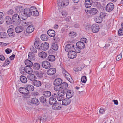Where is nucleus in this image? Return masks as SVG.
Returning a JSON list of instances; mask_svg holds the SVG:
<instances>
[{
    "instance_id": "17",
    "label": "nucleus",
    "mask_w": 123,
    "mask_h": 123,
    "mask_svg": "<svg viewBox=\"0 0 123 123\" xmlns=\"http://www.w3.org/2000/svg\"><path fill=\"white\" fill-rule=\"evenodd\" d=\"M49 47V44L46 42L42 43L41 46V49L44 51H45L47 50Z\"/></svg>"
},
{
    "instance_id": "55",
    "label": "nucleus",
    "mask_w": 123,
    "mask_h": 123,
    "mask_svg": "<svg viewBox=\"0 0 123 123\" xmlns=\"http://www.w3.org/2000/svg\"><path fill=\"white\" fill-rule=\"evenodd\" d=\"M32 94V96H37L39 95V93L37 92H33Z\"/></svg>"
},
{
    "instance_id": "64",
    "label": "nucleus",
    "mask_w": 123,
    "mask_h": 123,
    "mask_svg": "<svg viewBox=\"0 0 123 123\" xmlns=\"http://www.w3.org/2000/svg\"><path fill=\"white\" fill-rule=\"evenodd\" d=\"M39 42L38 41H35L34 43V46H35L36 47H38L39 46Z\"/></svg>"
},
{
    "instance_id": "9",
    "label": "nucleus",
    "mask_w": 123,
    "mask_h": 123,
    "mask_svg": "<svg viewBox=\"0 0 123 123\" xmlns=\"http://www.w3.org/2000/svg\"><path fill=\"white\" fill-rule=\"evenodd\" d=\"M42 67L45 69H48L51 66L50 63L47 61H43L42 62Z\"/></svg>"
},
{
    "instance_id": "31",
    "label": "nucleus",
    "mask_w": 123,
    "mask_h": 123,
    "mask_svg": "<svg viewBox=\"0 0 123 123\" xmlns=\"http://www.w3.org/2000/svg\"><path fill=\"white\" fill-rule=\"evenodd\" d=\"M25 64L27 65V66L31 67L33 65V63L29 60H26L25 61Z\"/></svg>"
},
{
    "instance_id": "22",
    "label": "nucleus",
    "mask_w": 123,
    "mask_h": 123,
    "mask_svg": "<svg viewBox=\"0 0 123 123\" xmlns=\"http://www.w3.org/2000/svg\"><path fill=\"white\" fill-rule=\"evenodd\" d=\"M62 82V80L60 78H58L55 79L54 84L55 85H60Z\"/></svg>"
},
{
    "instance_id": "63",
    "label": "nucleus",
    "mask_w": 123,
    "mask_h": 123,
    "mask_svg": "<svg viewBox=\"0 0 123 123\" xmlns=\"http://www.w3.org/2000/svg\"><path fill=\"white\" fill-rule=\"evenodd\" d=\"M7 13L9 15H12L13 14V10L10 9L8 11Z\"/></svg>"
},
{
    "instance_id": "46",
    "label": "nucleus",
    "mask_w": 123,
    "mask_h": 123,
    "mask_svg": "<svg viewBox=\"0 0 123 123\" xmlns=\"http://www.w3.org/2000/svg\"><path fill=\"white\" fill-rule=\"evenodd\" d=\"M95 20L97 23H101L102 21V19L100 17H97L95 18Z\"/></svg>"
},
{
    "instance_id": "23",
    "label": "nucleus",
    "mask_w": 123,
    "mask_h": 123,
    "mask_svg": "<svg viewBox=\"0 0 123 123\" xmlns=\"http://www.w3.org/2000/svg\"><path fill=\"white\" fill-rule=\"evenodd\" d=\"M28 57L29 59L31 61H34L35 59L34 54L31 52H30L28 54Z\"/></svg>"
},
{
    "instance_id": "8",
    "label": "nucleus",
    "mask_w": 123,
    "mask_h": 123,
    "mask_svg": "<svg viewBox=\"0 0 123 123\" xmlns=\"http://www.w3.org/2000/svg\"><path fill=\"white\" fill-rule=\"evenodd\" d=\"M114 7L113 4L112 3H108L106 6V10L108 12H111L112 10Z\"/></svg>"
},
{
    "instance_id": "40",
    "label": "nucleus",
    "mask_w": 123,
    "mask_h": 123,
    "mask_svg": "<svg viewBox=\"0 0 123 123\" xmlns=\"http://www.w3.org/2000/svg\"><path fill=\"white\" fill-rule=\"evenodd\" d=\"M40 67V65L38 63H35L33 65V68L35 70H38L39 69Z\"/></svg>"
},
{
    "instance_id": "38",
    "label": "nucleus",
    "mask_w": 123,
    "mask_h": 123,
    "mask_svg": "<svg viewBox=\"0 0 123 123\" xmlns=\"http://www.w3.org/2000/svg\"><path fill=\"white\" fill-rule=\"evenodd\" d=\"M23 9V7L21 6H17L16 8V10L18 12H21L22 11Z\"/></svg>"
},
{
    "instance_id": "32",
    "label": "nucleus",
    "mask_w": 123,
    "mask_h": 123,
    "mask_svg": "<svg viewBox=\"0 0 123 123\" xmlns=\"http://www.w3.org/2000/svg\"><path fill=\"white\" fill-rule=\"evenodd\" d=\"M33 84L36 86L39 87L41 85V82L39 81L35 80L33 82Z\"/></svg>"
},
{
    "instance_id": "2",
    "label": "nucleus",
    "mask_w": 123,
    "mask_h": 123,
    "mask_svg": "<svg viewBox=\"0 0 123 123\" xmlns=\"http://www.w3.org/2000/svg\"><path fill=\"white\" fill-rule=\"evenodd\" d=\"M62 72L63 76L68 81L71 82L72 81V79L69 74L64 68L62 69Z\"/></svg>"
},
{
    "instance_id": "41",
    "label": "nucleus",
    "mask_w": 123,
    "mask_h": 123,
    "mask_svg": "<svg viewBox=\"0 0 123 123\" xmlns=\"http://www.w3.org/2000/svg\"><path fill=\"white\" fill-rule=\"evenodd\" d=\"M65 94V93L63 90L59 91L58 92V96L60 97H63Z\"/></svg>"
},
{
    "instance_id": "24",
    "label": "nucleus",
    "mask_w": 123,
    "mask_h": 123,
    "mask_svg": "<svg viewBox=\"0 0 123 123\" xmlns=\"http://www.w3.org/2000/svg\"><path fill=\"white\" fill-rule=\"evenodd\" d=\"M47 33L50 36L53 37L55 35V32L52 30H49L47 31Z\"/></svg>"
},
{
    "instance_id": "59",
    "label": "nucleus",
    "mask_w": 123,
    "mask_h": 123,
    "mask_svg": "<svg viewBox=\"0 0 123 123\" xmlns=\"http://www.w3.org/2000/svg\"><path fill=\"white\" fill-rule=\"evenodd\" d=\"M12 51V50L10 49L9 48H7V49L5 50V52L7 54L10 53Z\"/></svg>"
},
{
    "instance_id": "13",
    "label": "nucleus",
    "mask_w": 123,
    "mask_h": 123,
    "mask_svg": "<svg viewBox=\"0 0 123 123\" xmlns=\"http://www.w3.org/2000/svg\"><path fill=\"white\" fill-rule=\"evenodd\" d=\"M61 107V104L59 103L54 104L52 106V109L56 110L60 109Z\"/></svg>"
},
{
    "instance_id": "26",
    "label": "nucleus",
    "mask_w": 123,
    "mask_h": 123,
    "mask_svg": "<svg viewBox=\"0 0 123 123\" xmlns=\"http://www.w3.org/2000/svg\"><path fill=\"white\" fill-rule=\"evenodd\" d=\"M76 45L77 46L80 48H82L83 49L85 47V45L83 42H81V41H79L77 42L76 44Z\"/></svg>"
},
{
    "instance_id": "12",
    "label": "nucleus",
    "mask_w": 123,
    "mask_h": 123,
    "mask_svg": "<svg viewBox=\"0 0 123 123\" xmlns=\"http://www.w3.org/2000/svg\"><path fill=\"white\" fill-rule=\"evenodd\" d=\"M74 45L73 44H68L67 45L65 48V51L67 52L70 51L74 48Z\"/></svg>"
},
{
    "instance_id": "7",
    "label": "nucleus",
    "mask_w": 123,
    "mask_h": 123,
    "mask_svg": "<svg viewBox=\"0 0 123 123\" xmlns=\"http://www.w3.org/2000/svg\"><path fill=\"white\" fill-rule=\"evenodd\" d=\"M77 53L75 51H71L69 52L68 55V57L71 59L75 58L77 56Z\"/></svg>"
},
{
    "instance_id": "60",
    "label": "nucleus",
    "mask_w": 123,
    "mask_h": 123,
    "mask_svg": "<svg viewBox=\"0 0 123 123\" xmlns=\"http://www.w3.org/2000/svg\"><path fill=\"white\" fill-rule=\"evenodd\" d=\"M99 112L100 113L104 114L105 112L104 108L102 107L100 108L99 111Z\"/></svg>"
},
{
    "instance_id": "61",
    "label": "nucleus",
    "mask_w": 123,
    "mask_h": 123,
    "mask_svg": "<svg viewBox=\"0 0 123 123\" xmlns=\"http://www.w3.org/2000/svg\"><path fill=\"white\" fill-rule=\"evenodd\" d=\"M20 71L21 73L23 74H25V67L23 69H20Z\"/></svg>"
},
{
    "instance_id": "58",
    "label": "nucleus",
    "mask_w": 123,
    "mask_h": 123,
    "mask_svg": "<svg viewBox=\"0 0 123 123\" xmlns=\"http://www.w3.org/2000/svg\"><path fill=\"white\" fill-rule=\"evenodd\" d=\"M63 97H60L58 96L57 97V99L58 101L61 102L63 100Z\"/></svg>"
},
{
    "instance_id": "20",
    "label": "nucleus",
    "mask_w": 123,
    "mask_h": 123,
    "mask_svg": "<svg viewBox=\"0 0 123 123\" xmlns=\"http://www.w3.org/2000/svg\"><path fill=\"white\" fill-rule=\"evenodd\" d=\"M74 94V92L73 91L71 90H69L67 92L66 97L67 98H70L72 97Z\"/></svg>"
},
{
    "instance_id": "37",
    "label": "nucleus",
    "mask_w": 123,
    "mask_h": 123,
    "mask_svg": "<svg viewBox=\"0 0 123 123\" xmlns=\"http://www.w3.org/2000/svg\"><path fill=\"white\" fill-rule=\"evenodd\" d=\"M43 94L45 97H48L51 95V93L49 91H46L43 92Z\"/></svg>"
},
{
    "instance_id": "15",
    "label": "nucleus",
    "mask_w": 123,
    "mask_h": 123,
    "mask_svg": "<svg viewBox=\"0 0 123 123\" xmlns=\"http://www.w3.org/2000/svg\"><path fill=\"white\" fill-rule=\"evenodd\" d=\"M7 32L9 36L11 37H14L15 33L13 29L10 28L7 30Z\"/></svg>"
},
{
    "instance_id": "51",
    "label": "nucleus",
    "mask_w": 123,
    "mask_h": 123,
    "mask_svg": "<svg viewBox=\"0 0 123 123\" xmlns=\"http://www.w3.org/2000/svg\"><path fill=\"white\" fill-rule=\"evenodd\" d=\"M81 81L83 83H86L87 81L86 77L85 76H83L81 78Z\"/></svg>"
},
{
    "instance_id": "16",
    "label": "nucleus",
    "mask_w": 123,
    "mask_h": 123,
    "mask_svg": "<svg viewBox=\"0 0 123 123\" xmlns=\"http://www.w3.org/2000/svg\"><path fill=\"white\" fill-rule=\"evenodd\" d=\"M29 103L31 104H35L37 105H38L39 104V102L37 99L36 98H31L29 101Z\"/></svg>"
},
{
    "instance_id": "29",
    "label": "nucleus",
    "mask_w": 123,
    "mask_h": 123,
    "mask_svg": "<svg viewBox=\"0 0 123 123\" xmlns=\"http://www.w3.org/2000/svg\"><path fill=\"white\" fill-rule=\"evenodd\" d=\"M20 79L21 81L23 83H26L27 81V78L24 76H21L20 77Z\"/></svg>"
},
{
    "instance_id": "42",
    "label": "nucleus",
    "mask_w": 123,
    "mask_h": 123,
    "mask_svg": "<svg viewBox=\"0 0 123 123\" xmlns=\"http://www.w3.org/2000/svg\"><path fill=\"white\" fill-rule=\"evenodd\" d=\"M48 36L45 34H43L41 35V38L43 41H46L48 39Z\"/></svg>"
},
{
    "instance_id": "54",
    "label": "nucleus",
    "mask_w": 123,
    "mask_h": 123,
    "mask_svg": "<svg viewBox=\"0 0 123 123\" xmlns=\"http://www.w3.org/2000/svg\"><path fill=\"white\" fill-rule=\"evenodd\" d=\"M118 35L119 36H121L123 35V29L120 28L118 31Z\"/></svg>"
},
{
    "instance_id": "19",
    "label": "nucleus",
    "mask_w": 123,
    "mask_h": 123,
    "mask_svg": "<svg viewBox=\"0 0 123 123\" xmlns=\"http://www.w3.org/2000/svg\"><path fill=\"white\" fill-rule=\"evenodd\" d=\"M92 0H85V7L87 8H89L91 6L92 4Z\"/></svg>"
},
{
    "instance_id": "11",
    "label": "nucleus",
    "mask_w": 123,
    "mask_h": 123,
    "mask_svg": "<svg viewBox=\"0 0 123 123\" xmlns=\"http://www.w3.org/2000/svg\"><path fill=\"white\" fill-rule=\"evenodd\" d=\"M56 72V69L55 68H51L49 69L47 72L48 75H52L55 74Z\"/></svg>"
},
{
    "instance_id": "18",
    "label": "nucleus",
    "mask_w": 123,
    "mask_h": 123,
    "mask_svg": "<svg viewBox=\"0 0 123 123\" xmlns=\"http://www.w3.org/2000/svg\"><path fill=\"white\" fill-rule=\"evenodd\" d=\"M34 30V27L33 25L28 26L26 29V32L28 33H31Z\"/></svg>"
},
{
    "instance_id": "3",
    "label": "nucleus",
    "mask_w": 123,
    "mask_h": 123,
    "mask_svg": "<svg viewBox=\"0 0 123 123\" xmlns=\"http://www.w3.org/2000/svg\"><path fill=\"white\" fill-rule=\"evenodd\" d=\"M13 23L15 25H18L20 23V19L19 16L17 14L14 15L12 17Z\"/></svg>"
},
{
    "instance_id": "48",
    "label": "nucleus",
    "mask_w": 123,
    "mask_h": 123,
    "mask_svg": "<svg viewBox=\"0 0 123 123\" xmlns=\"http://www.w3.org/2000/svg\"><path fill=\"white\" fill-rule=\"evenodd\" d=\"M76 33L75 32H70L69 34V36L71 38H74L76 36Z\"/></svg>"
},
{
    "instance_id": "10",
    "label": "nucleus",
    "mask_w": 123,
    "mask_h": 123,
    "mask_svg": "<svg viewBox=\"0 0 123 123\" xmlns=\"http://www.w3.org/2000/svg\"><path fill=\"white\" fill-rule=\"evenodd\" d=\"M31 7L30 8H26L24 9V14L27 16H30L32 15L31 11Z\"/></svg>"
},
{
    "instance_id": "5",
    "label": "nucleus",
    "mask_w": 123,
    "mask_h": 123,
    "mask_svg": "<svg viewBox=\"0 0 123 123\" xmlns=\"http://www.w3.org/2000/svg\"><path fill=\"white\" fill-rule=\"evenodd\" d=\"M91 29L92 31L94 33L98 32L100 29L99 25L96 24H93L92 25Z\"/></svg>"
},
{
    "instance_id": "14",
    "label": "nucleus",
    "mask_w": 123,
    "mask_h": 123,
    "mask_svg": "<svg viewBox=\"0 0 123 123\" xmlns=\"http://www.w3.org/2000/svg\"><path fill=\"white\" fill-rule=\"evenodd\" d=\"M19 91L20 93L24 94L27 95L29 93V92L27 89L24 87L19 88Z\"/></svg>"
},
{
    "instance_id": "45",
    "label": "nucleus",
    "mask_w": 123,
    "mask_h": 123,
    "mask_svg": "<svg viewBox=\"0 0 123 123\" xmlns=\"http://www.w3.org/2000/svg\"><path fill=\"white\" fill-rule=\"evenodd\" d=\"M55 58L53 55H49L48 57V60L49 61H53L55 60Z\"/></svg>"
},
{
    "instance_id": "1",
    "label": "nucleus",
    "mask_w": 123,
    "mask_h": 123,
    "mask_svg": "<svg viewBox=\"0 0 123 123\" xmlns=\"http://www.w3.org/2000/svg\"><path fill=\"white\" fill-rule=\"evenodd\" d=\"M57 3L58 7L61 8L68 6L69 4V1L68 0L63 1L58 0Z\"/></svg>"
},
{
    "instance_id": "52",
    "label": "nucleus",
    "mask_w": 123,
    "mask_h": 123,
    "mask_svg": "<svg viewBox=\"0 0 123 123\" xmlns=\"http://www.w3.org/2000/svg\"><path fill=\"white\" fill-rule=\"evenodd\" d=\"M81 49H82V48H80L78 47L77 46L74 48V49L75 51V52L78 53H80V52Z\"/></svg>"
},
{
    "instance_id": "39",
    "label": "nucleus",
    "mask_w": 123,
    "mask_h": 123,
    "mask_svg": "<svg viewBox=\"0 0 123 123\" xmlns=\"http://www.w3.org/2000/svg\"><path fill=\"white\" fill-rule=\"evenodd\" d=\"M37 47L35 46H33L31 47L30 49L32 53H36L37 51Z\"/></svg>"
},
{
    "instance_id": "49",
    "label": "nucleus",
    "mask_w": 123,
    "mask_h": 123,
    "mask_svg": "<svg viewBox=\"0 0 123 123\" xmlns=\"http://www.w3.org/2000/svg\"><path fill=\"white\" fill-rule=\"evenodd\" d=\"M55 90L56 91H59L61 89V87L60 85H55L54 88Z\"/></svg>"
},
{
    "instance_id": "50",
    "label": "nucleus",
    "mask_w": 123,
    "mask_h": 123,
    "mask_svg": "<svg viewBox=\"0 0 123 123\" xmlns=\"http://www.w3.org/2000/svg\"><path fill=\"white\" fill-rule=\"evenodd\" d=\"M40 100L41 102L42 103H44L46 102V99L43 97L42 96L40 98Z\"/></svg>"
},
{
    "instance_id": "33",
    "label": "nucleus",
    "mask_w": 123,
    "mask_h": 123,
    "mask_svg": "<svg viewBox=\"0 0 123 123\" xmlns=\"http://www.w3.org/2000/svg\"><path fill=\"white\" fill-rule=\"evenodd\" d=\"M28 91H33L34 90V86L31 85H27L26 87Z\"/></svg>"
},
{
    "instance_id": "57",
    "label": "nucleus",
    "mask_w": 123,
    "mask_h": 123,
    "mask_svg": "<svg viewBox=\"0 0 123 123\" xmlns=\"http://www.w3.org/2000/svg\"><path fill=\"white\" fill-rule=\"evenodd\" d=\"M62 15L64 17H66L67 15V12L65 11H63L62 12Z\"/></svg>"
},
{
    "instance_id": "6",
    "label": "nucleus",
    "mask_w": 123,
    "mask_h": 123,
    "mask_svg": "<svg viewBox=\"0 0 123 123\" xmlns=\"http://www.w3.org/2000/svg\"><path fill=\"white\" fill-rule=\"evenodd\" d=\"M31 11L32 15L34 16H37L39 15V13L37 9L34 6L31 7Z\"/></svg>"
},
{
    "instance_id": "34",
    "label": "nucleus",
    "mask_w": 123,
    "mask_h": 123,
    "mask_svg": "<svg viewBox=\"0 0 123 123\" xmlns=\"http://www.w3.org/2000/svg\"><path fill=\"white\" fill-rule=\"evenodd\" d=\"M61 89H66L68 86V85L67 83L66 82H63L60 85Z\"/></svg>"
},
{
    "instance_id": "25",
    "label": "nucleus",
    "mask_w": 123,
    "mask_h": 123,
    "mask_svg": "<svg viewBox=\"0 0 123 123\" xmlns=\"http://www.w3.org/2000/svg\"><path fill=\"white\" fill-rule=\"evenodd\" d=\"M31 67L29 66L25 67V72L26 73L29 74L32 73L33 70Z\"/></svg>"
},
{
    "instance_id": "4",
    "label": "nucleus",
    "mask_w": 123,
    "mask_h": 123,
    "mask_svg": "<svg viewBox=\"0 0 123 123\" xmlns=\"http://www.w3.org/2000/svg\"><path fill=\"white\" fill-rule=\"evenodd\" d=\"M57 96V94L54 93L52 96H51L49 99V102L51 105L55 103L56 102V100L55 98Z\"/></svg>"
},
{
    "instance_id": "27",
    "label": "nucleus",
    "mask_w": 123,
    "mask_h": 123,
    "mask_svg": "<svg viewBox=\"0 0 123 123\" xmlns=\"http://www.w3.org/2000/svg\"><path fill=\"white\" fill-rule=\"evenodd\" d=\"M27 78L29 80L31 81L33 80L36 79V77L35 75L32 74H30L28 75Z\"/></svg>"
},
{
    "instance_id": "56",
    "label": "nucleus",
    "mask_w": 123,
    "mask_h": 123,
    "mask_svg": "<svg viewBox=\"0 0 123 123\" xmlns=\"http://www.w3.org/2000/svg\"><path fill=\"white\" fill-rule=\"evenodd\" d=\"M122 57V54L120 53L119 55L117 56L116 58V60L117 61H119L120 60Z\"/></svg>"
},
{
    "instance_id": "35",
    "label": "nucleus",
    "mask_w": 123,
    "mask_h": 123,
    "mask_svg": "<svg viewBox=\"0 0 123 123\" xmlns=\"http://www.w3.org/2000/svg\"><path fill=\"white\" fill-rule=\"evenodd\" d=\"M7 34L6 33L4 32H0V38L4 39L7 37Z\"/></svg>"
},
{
    "instance_id": "30",
    "label": "nucleus",
    "mask_w": 123,
    "mask_h": 123,
    "mask_svg": "<svg viewBox=\"0 0 123 123\" xmlns=\"http://www.w3.org/2000/svg\"><path fill=\"white\" fill-rule=\"evenodd\" d=\"M15 30V32L17 33H19L23 31V28L21 26H18L16 28Z\"/></svg>"
},
{
    "instance_id": "47",
    "label": "nucleus",
    "mask_w": 123,
    "mask_h": 123,
    "mask_svg": "<svg viewBox=\"0 0 123 123\" xmlns=\"http://www.w3.org/2000/svg\"><path fill=\"white\" fill-rule=\"evenodd\" d=\"M107 16V13L105 12H102L100 13L99 17L102 19Z\"/></svg>"
},
{
    "instance_id": "53",
    "label": "nucleus",
    "mask_w": 123,
    "mask_h": 123,
    "mask_svg": "<svg viewBox=\"0 0 123 123\" xmlns=\"http://www.w3.org/2000/svg\"><path fill=\"white\" fill-rule=\"evenodd\" d=\"M10 62L8 60H6L4 64L3 65V66L5 67L6 66L8 65Z\"/></svg>"
},
{
    "instance_id": "44",
    "label": "nucleus",
    "mask_w": 123,
    "mask_h": 123,
    "mask_svg": "<svg viewBox=\"0 0 123 123\" xmlns=\"http://www.w3.org/2000/svg\"><path fill=\"white\" fill-rule=\"evenodd\" d=\"M52 48L53 50H57L58 49V46L56 43H53L52 44Z\"/></svg>"
},
{
    "instance_id": "43",
    "label": "nucleus",
    "mask_w": 123,
    "mask_h": 123,
    "mask_svg": "<svg viewBox=\"0 0 123 123\" xmlns=\"http://www.w3.org/2000/svg\"><path fill=\"white\" fill-rule=\"evenodd\" d=\"M98 12L97 9L94 8L91 9V14L92 15H94L96 13Z\"/></svg>"
},
{
    "instance_id": "28",
    "label": "nucleus",
    "mask_w": 123,
    "mask_h": 123,
    "mask_svg": "<svg viewBox=\"0 0 123 123\" xmlns=\"http://www.w3.org/2000/svg\"><path fill=\"white\" fill-rule=\"evenodd\" d=\"M38 55L39 57L43 59L46 58L47 56V54L43 51L39 52Z\"/></svg>"
},
{
    "instance_id": "36",
    "label": "nucleus",
    "mask_w": 123,
    "mask_h": 123,
    "mask_svg": "<svg viewBox=\"0 0 123 123\" xmlns=\"http://www.w3.org/2000/svg\"><path fill=\"white\" fill-rule=\"evenodd\" d=\"M5 20L7 24L9 25L12 23V20L11 18L8 16H7L5 17Z\"/></svg>"
},
{
    "instance_id": "62",
    "label": "nucleus",
    "mask_w": 123,
    "mask_h": 123,
    "mask_svg": "<svg viewBox=\"0 0 123 123\" xmlns=\"http://www.w3.org/2000/svg\"><path fill=\"white\" fill-rule=\"evenodd\" d=\"M80 40L82 41L81 42H83L84 43H86L87 42V39L85 38H82Z\"/></svg>"
},
{
    "instance_id": "21",
    "label": "nucleus",
    "mask_w": 123,
    "mask_h": 123,
    "mask_svg": "<svg viewBox=\"0 0 123 123\" xmlns=\"http://www.w3.org/2000/svg\"><path fill=\"white\" fill-rule=\"evenodd\" d=\"M71 100L68 99H65L63 100L62 101L63 105L66 106L69 105L71 102Z\"/></svg>"
}]
</instances>
